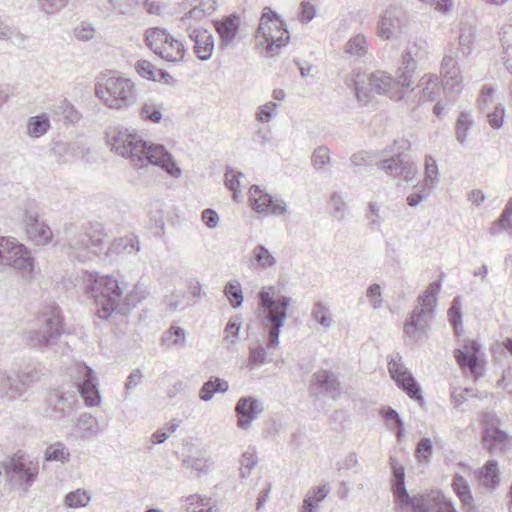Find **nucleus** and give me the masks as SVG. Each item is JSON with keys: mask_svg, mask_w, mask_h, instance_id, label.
<instances>
[{"mask_svg": "<svg viewBox=\"0 0 512 512\" xmlns=\"http://www.w3.org/2000/svg\"><path fill=\"white\" fill-rule=\"evenodd\" d=\"M106 138L111 149L118 155L127 158L134 168L140 169L154 165L162 168L174 178H179L182 174L173 156L163 145L148 143L134 131L116 126L108 129Z\"/></svg>", "mask_w": 512, "mask_h": 512, "instance_id": "1", "label": "nucleus"}, {"mask_svg": "<svg viewBox=\"0 0 512 512\" xmlns=\"http://www.w3.org/2000/svg\"><path fill=\"white\" fill-rule=\"evenodd\" d=\"M90 501V495L82 489H77L65 496L64 503L71 508L85 507Z\"/></svg>", "mask_w": 512, "mask_h": 512, "instance_id": "49", "label": "nucleus"}, {"mask_svg": "<svg viewBox=\"0 0 512 512\" xmlns=\"http://www.w3.org/2000/svg\"><path fill=\"white\" fill-rule=\"evenodd\" d=\"M313 385L319 393L337 399L341 395V385L333 371L321 369L312 376Z\"/></svg>", "mask_w": 512, "mask_h": 512, "instance_id": "25", "label": "nucleus"}, {"mask_svg": "<svg viewBox=\"0 0 512 512\" xmlns=\"http://www.w3.org/2000/svg\"><path fill=\"white\" fill-rule=\"evenodd\" d=\"M0 266L12 267L23 279L31 281L38 266L31 251L14 238L0 236Z\"/></svg>", "mask_w": 512, "mask_h": 512, "instance_id": "10", "label": "nucleus"}, {"mask_svg": "<svg viewBox=\"0 0 512 512\" xmlns=\"http://www.w3.org/2000/svg\"><path fill=\"white\" fill-rule=\"evenodd\" d=\"M263 410V404L260 400L251 396L241 397L235 407L238 416V426L241 429H248L252 421H254Z\"/></svg>", "mask_w": 512, "mask_h": 512, "instance_id": "23", "label": "nucleus"}, {"mask_svg": "<svg viewBox=\"0 0 512 512\" xmlns=\"http://www.w3.org/2000/svg\"><path fill=\"white\" fill-rule=\"evenodd\" d=\"M418 86L421 87V98L425 101L434 100L441 91L440 82L435 75H424Z\"/></svg>", "mask_w": 512, "mask_h": 512, "instance_id": "36", "label": "nucleus"}, {"mask_svg": "<svg viewBox=\"0 0 512 512\" xmlns=\"http://www.w3.org/2000/svg\"><path fill=\"white\" fill-rule=\"evenodd\" d=\"M427 42L419 39L408 43L401 57L398 68L399 82L402 87H410L413 84V76L418 68L427 59Z\"/></svg>", "mask_w": 512, "mask_h": 512, "instance_id": "17", "label": "nucleus"}, {"mask_svg": "<svg viewBox=\"0 0 512 512\" xmlns=\"http://www.w3.org/2000/svg\"><path fill=\"white\" fill-rule=\"evenodd\" d=\"M408 25L407 14L398 7H389L377 25V36L383 40L398 39Z\"/></svg>", "mask_w": 512, "mask_h": 512, "instance_id": "18", "label": "nucleus"}, {"mask_svg": "<svg viewBox=\"0 0 512 512\" xmlns=\"http://www.w3.org/2000/svg\"><path fill=\"white\" fill-rule=\"evenodd\" d=\"M278 105L275 102H267L258 107L256 112V120L261 123L269 122L274 116Z\"/></svg>", "mask_w": 512, "mask_h": 512, "instance_id": "58", "label": "nucleus"}, {"mask_svg": "<svg viewBox=\"0 0 512 512\" xmlns=\"http://www.w3.org/2000/svg\"><path fill=\"white\" fill-rule=\"evenodd\" d=\"M105 236L101 223L91 224L69 238V252L80 262L91 260L102 251Z\"/></svg>", "mask_w": 512, "mask_h": 512, "instance_id": "12", "label": "nucleus"}, {"mask_svg": "<svg viewBox=\"0 0 512 512\" xmlns=\"http://www.w3.org/2000/svg\"><path fill=\"white\" fill-rule=\"evenodd\" d=\"M311 318L323 329H330L334 325L333 314L329 305L321 300H318L313 304Z\"/></svg>", "mask_w": 512, "mask_h": 512, "instance_id": "32", "label": "nucleus"}, {"mask_svg": "<svg viewBox=\"0 0 512 512\" xmlns=\"http://www.w3.org/2000/svg\"><path fill=\"white\" fill-rule=\"evenodd\" d=\"M111 253L133 254L140 251V242L136 235L130 234L117 238L109 249Z\"/></svg>", "mask_w": 512, "mask_h": 512, "instance_id": "33", "label": "nucleus"}, {"mask_svg": "<svg viewBox=\"0 0 512 512\" xmlns=\"http://www.w3.org/2000/svg\"><path fill=\"white\" fill-rule=\"evenodd\" d=\"M87 292L93 297L96 314L101 319H108L120 306L123 289L118 280L111 275L88 273L84 279Z\"/></svg>", "mask_w": 512, "mask_h": 512, "instance_id": "4", "label": "nucleus"}, {"mask_svg": "<svg viewBox=\"0 0 512 512\" xmlns=\"http://www.w3.org/2000/svg\"><path fill=\"white\" fill-rule=\"evenodd\" d=\"M440 288V280L433 281L417 298V305L413 309L411 317L404 324L406 337L418 340L424 335L433 318Z\"/></svg>", "mask_w": 512, "mask_h": 512, "instance_id": "8", "label": "nucleus"}, {"mask_svg": "<svg viewBox=\"0 0 512 512\" xmlns=\"http://www.w3.org/2000/svg\"><path fill=\"white\" fill-rule=\"evenodd\" d=\"M0 39L1 40H13L17 43H23L26 40V36L16 31L13 27L7 25L3 21H0Z\"/></svg>", "mask_w": 512, "mask_h": 512, "instance_id": "59", "label": "nucleus"}, {"mask_svg": "<svg viewBox=\"0 0 512 512\" xmlns=\"http://www.w3.org/2000/svg\"><path fill=\"white\" fill-rule=\"evenodd\" d=\"M388 370L396 384L413 376L410 370L402 362V356L399 352H395L390 356L388 361Z\"/></svg>", "mask_w": 512, "mask_h": 512, "instance_id": "34", "label": "nucleus"}, {"mask_svg": "<svg viewBox=\"0 0 512 512\" xmlns=\"http://www.w3.org/2000/svg\"><path fill=\"white\" fill-rule=\"evenodd\" d=\"M366 296L374 309H379L382 306V292L379 284H371L366 291Z\"/></svg>", "mask_w": 512, "mask_h": 512, "instance_id": "64", "label": "nucleus"}, {"mask_svg": "<svg viewBox=\"0 0 512 512\" xmlns=\"http://www.w3.org/2000/svg\"><path fill=\"white\" fill-rule=\"evenodd\" d=\"M214 26L220 36L219 48L224 50L234 47L240 26L239 17L236 15L227 16L222 20L215 21Z\"/></svg>", "mask_w": 512, "mask_h": 512, "instance_id": "24", "label": "nucleus"}, {"mask_svg": "<svg viewBox=\"0 0 512 512\" xmlns=\"http://www.w3.org/2000/svg\"><path fill=\"white\" fill-rule=\"evenodd\" d=\"M381 416L384 418L390 430H394L397 426L404 424L399 413L391 407L383 408L381 410Z\"/></svg>", "mask_w": 512, "mask_h": 512, "instance_id": "60", "label": "nucleus"}, {"mask_svg": "<svg viewBox=\"0 0 512 512\" xmlns=\"http://www.w3.org/2000/svg\"><path fill=\"white\" fill-rule=\"evenodd\" d=\"M162 342L167 347H183L186 343V332L183 328L173 325L163 334Z\"/></svg>", "mask_w": 512, "mask_h": 512, "instance_id": "42", "label": "nucleus"}, {"mask_svg": "<svg viewBox=\"0 0 512 512\" xmlns=\"http://www.w3.org/2000/svg\"><path fill=\"white\" fill-rule=\"evenodd\" d=\"M149 291L145 285L137 283L133 290L127 295L126 301L128 305L136 306L137 303L146 299Z\"/></svg>", "mask_w": 512, "mask_h": 512, "instance_id": "62", "label": "nucleus"}, {"mask_svg": "<svg viewBox=\"0 0 512 512\" xmlns=\"http://www.w3.org/2000/svg\"><path fill=\"white\" fill-rule=\"evenodd\" d=\"M26 233L31 241L37 245H47L53 240L51 228L39 219L37 212H27L24 216Z\"/></svg>", "mask_w": 512, "mask_h": 512, "instance_id": "22", "label": "nucleus"}, {"mask_svg": "<svg viewBox=\"0 0 512 512\" xmlns=\"http://www.w3.org/2000/svg\"><path fill=\"white\" fill-rule=\"evenodd\" d=\"M145 42L157 56L167 62L179 63L184 59V44L164 28L154 27L146 30Z\"/></svg>", "mask_w": 512, "mask_h": 512, "instance_id": "14", "label": "nucleus"}, {"mask_svg": "<svg viewBox=\"0 0 512 512\" xmlns=\"http://www.w3.org/2000/svg\"><path fill=\"white\" fill-rule=\"evenodd\" d=\"M454 358L465 373H470L474 378L482 377L486 363L482 346L477 340H464L460 347L454 349Z\"/></svg>", "mask_w": 512, "mask_h": 512, "instance_id": "16", "label": "nucleus"}, {"mask_svg": "<svg viewBox=\"0 0 512 512\" xmlns=\"http://www.w3.org/2000/svg\"><path fill=\"white\" fill-rule=\"evenodd\" d=\"M499 423L500 421L492 416H486L482 420V444L489 452L503 449L508 442V434L499 429Z\"/></svg>", "mask_w": 512, "mask_h": 512, "instance_id": "20", "label": "nucleus"}, {"mask_svg": "<svg viewBox=\"0 0 512 512\" xmlns=\"http://www.w3.org/2000/svg\"><path fill=\"white\" fill-rule=\"evenodd\" d=\"M163 105L149 100L143 103L140 109V116L145 121L159 123L162 119Z\"/></svg>", "mask_w": 512, "mask_h": 512, "instance_id": "41", "label": "nucleus"}, {"mask_svg": "<svg viewBox=\"0 0 512 512\" xmlns=\"http://www.w3.org/2000/svg\"><path fill=\"white\" fill-rule=\"evenodd\" d=\"M64 119L70 123H77L81 119L79 111L66 99L62 100L58 106Z\"/></svg>", "mask_w": 512, "mask_h": 512, "instance_id": "57", "label": "nucleus"}, {"mask_svg": "<svg viewBox=\"0 0 512 512\" xmlns=\"http://www.w3.org/2000/svg\"><path fill=\"white\" fill-rule=\"evenodd\" d=\"M72 378L77 390L57 388L51 390L46 398V413L54 420L70 417L79 407L78 394L87 406H97L101 397L98 390V378L92 368L84 363H76Z\"/></svg>", "mask_w": 512, "mask_h": 512, "instance_id": "2", "label": "nucleus"}, {"mask_svg": "<svg viewBox=\"0 0 512 512\" xmlns=\"http://www.w3.org/2000/svg\"><path fill=\"white\" fill-rule=\"evenodd\" d=\"M76 427L82 439H91L104 431V426L88 413L79 416Z\"/></svg>", "mask_w": 512, "mask_h": 512, "instance_id": "29", "label": "nucleus"}, {"mask_svg": "<svg viewBox=\"0 0 512 512\" xmlns=\"http://www.w3.org/2000/svg\"><path fill=\"white\" fill-rule=\"evenodd\" d=\"M186 32L190 40L194 43L193 50L195 55L202 61L211 58L214 50V38L212 34L202 28L187 25Z\"/></svg>", "mask_w": 512, "mask_h": 512, "instance_id": "21", "label": "nucleus"}, {"mask_svg": "<svg viewBox=\"0 0 512 512\" xmlns=\"http://www.w3.org/2000/svg\"><path fill=\"white\" fill-rule=\"evenodd\" d=\"M393 481L392 492L401 508L411 507L412 512H448V498L440 489L410 496L405 487L404 467L395 457H390Z\"/></svg>", "mask_w": 512, "mask_h": 512, "instance_id": "3", "label": "nucleus"}, {"mask_svg": "<svg viewBox=\"0 0 512 512\" xmlns=\"http://www.w3.org/2000/svg\"><path fill=\"white\" fill-rule=\"evenodd\" d=\"M44 459L48 462L64 464L70 460V451L63 442L57 441L46 448Z\"/></svg>", "mask_w": 512, "mask_h": 512, "instance_id": "37", "label": "nucleus"}, {"mask_svg": "<svg viewBox=\"0 0 512 512\" xmlns=\"http://www.w3.org/2000/svg\"><path fill=\"white\" fill-rule=\"evenodd\" d=\"M49 128V119L46 115L42 114L29 119L27 131L31 137L38 138L44 135Z\"/></svg>", "mask_w": 512, "mask_h": 512, "instance_id": "43", "label": "nucleus"}, {"mask_svg": "<svg viewBox=\"0 0 512 512\" xmlns=\"http://www.w3.org/2000/svg\"><path fill=\"white\" fill-rule=\"evenodd\" d=\"M261 304L262 326L267 331V349H276L279 345V335L287 318V308L291 298L281 296L275 300L269 291L262 290L259 293Z\"/></svg>", "mask_w": 512, "mask_h": 512, "instance_id": "7", "label": "nucleus"}, {"mask_svg": "<svg viewBox=\"0 0 512 512\" xmlns=\"http://www.w3.org/2000/svg\"><path fill=\"white\" fill-rule=\"evenodd\" d=\"M433 189L423 183L413 187L412 192L407 196L406 201L410 207L418 206L423 200L427 199Z\"/></svg>", "mask_w": 512, "mask_h": 512, "instance_id": "51", "label": "nucleus"}, {"mask_svg": "<svg viewBox=\"0 0 512 512\" xmlns=\"http://www.w3.org/2000/svg\"><path fill=\"white\" fill-rule=\"evenodd\" d=\"M266 354V349L262 345L250 347L246 367L253 370L263 365L266 362Z\"/></svg>", "mask_w": 512, "mask_h": 512, "instance_id": "52", "label": "nucleus"}, {"mask_svg": "<svg viewBox=\"0 0 512 512\" xmlns=\"http://www.w3.org/2000/svg\"><path fill=\"white\" fill-rule=\"evenodd\" d=\"M478 484L484 488L492 489L500 482L498 465L495 461H488L477 474Z\"/></svg>", "mask_w": 512, "mask_h": 512, "instance_id": "30", "label": "nucleus"}, {"mask_svg": "<svg viewBox=\"0 0 512 512\" xmlns=\"http://www.w3.org/2000/svg\"><path fill=\"white\" fill-rule=\"evenodd\" d=\"M109 3L114 10L122 14L127 13L130 9L137 6H144L150 14L159 12V6L149 3L148 0H109Z\"/></svg>", "mask_w": 512, "mask_h": 512, "instance_id": "35", "label": "nucleus"}, {"mask_svg": "<svg viewBox=\"0 0 512 512\" xmlns=\"http://www.w3.org/2000/svg\"><path fill=\"white\" fill-rule=\"evenodd\" d=\"M284 20L275 11L270 8H265L260 18L259 26L255 33V38L258 40V46L264 47L267 56H274L279 53V50L286 46L290 40V36L283 37L274 35V32H279L283 29Z\"/></svg>", "mask_w": 512, "mask_h": 512, "instance_id": "13", "label": "nucleus"}, {"mask_svg": "<svg viewBox=\"0 0 512 512\" xmlns=\"http://www.w3.org/2000/svg\"><path fill=\"white\" fill-rule=\"evenodd\" d=\"M242 326V317L234 315L229 318L228 323L224 329V341L235 344L239 337V331Z\"/></svg>", "mask_w": 512, "mask_h": 512, "instance_id": "48", "label": "nucleus"}, {"mask_svg": "<svg viewBox=\"0 0 512 512\" xmlns=\"http://www.w3.org/2000/svg\"><path fill=\"white\" fill-rule=\"evenodd\" d=\"M354 90L359 102L366 105L371 100V92L385 94L390 99L400 100L404 96V89L397 80H394L384 71H376L366 77L364 74H357L353 80Z\"/></svg>", "mask_w": 512, "mask_h": 512, "instance_id": "6", "label": "nucleus"}, {"mask_svg": "<svg viewBox=\"0 0 512 512\" xmlns=\"http://www.w3.org/2000/svg\"><path fill=\"white\" fill-rule=\"evenodd\" d=\"M185 501L187 512H217L210 504L209 499L202 498L197 494L188 496Z\"/></svg>", "mask_w": 512, "mask_h": 512, "instance_id": "44", "label": "nucleus"}, {"mask_svg": "<svg viewBox=\"0 0 512 512\" xmlns=\"http://www.w3.org/2000/svg\"><path fill=\"white\" fill-rule=\"evenodd\" d=\"M249 201L252 209L259 214L279 216L288 211L284 200L274 199L258 185H252L250 187Z\"/></svg>", "mask_w": 512, "mask_h": 512, "instance_id": "19", "label": "nucleus"}, {"mask_svg": "<svg viewBox=\"0 0 512 512\" xmlns=\"http://www.w3.org/2000/svg\"><path fill=\"white\" fill-rule=\"evenodd\" d=\"M37 329L27 334L28 344L39 349H48L56 344L64 332L61 308L57 305H46L40 312Z\"/></svg>", "mask_w": 512, "mask_h": 512, "instance_id": "9", "label": "nucleus"}, {"mask_svg": "<svg viewBox=\"0 0 512 512\" xmlns=\"http://www.w3.org/2000/svg\"><path fill=\"white\" fill-rule=\"evenodd\" d=\"M453 488L454 493L460 498L464 505H470L472 503L473 497L464 476L454 475Z\"/></svg>", "mask_w": 512, "mask_h": 512, "instance_id": "45", "label": "nucleus"}, {"mask_svg": "<svg viewBox=\"0 0 512 512\" xmlns=\"http://www.w3.org/2000/svg\"><path fill=\"white\" fill-rule=\"evenodd\" d=\"M438 168L436 161L431 156L425 158V178L423 184L434 189L437 184Z\"/></svg>", "mask_w": 512, "mask_h": 512, "instance_id": "53", "label": "nucleus"}, {"mask_svg": "<svg viewBox=\"0 0 512 512\" xmlns=\"http://www.w3.org/2000/svg\"><path fill=\"white\" fill-rule=\"evenodd\" d=\"M250 264L255 270H270L277 264L273 253L263 244H257L251 251Z\"/></svg>", "mask_w": 512, "mask_h": 512, "instance_id": "26", "label": "nucleus"}, {"mask_svg": "<svg viewBox=\"0 0 512 512\" xmlns=\"http://www.w3.org/2000/svg\"><path fill=\"white\" fill-rule=\"evenodd\" d=\"M95 95L110 109L126 110L137 101L135 84L116 75L101 77L95 85Z\"/></svg>", "mask_w": 512, "mask_h": 512, "instance_id": "5", "label": "nucleus"}, {"mask_svg": "<svg viewBox=\"0 0 512 512\" xmlns=\"http://www.w3.org/2000/svg\"><path fill=\"white\" fill-rule=\"evenodd\" d=\"M330 162V152L326 146H318L311 155V164L316 170H321Z\"/></svg>", "mask_w": 512, "mask_h": 512, "instance_id": "54", "label": "nucleus"}, {"mask_svg": "<svg viewBox=\"0 0 512 512\" xmlns=\"http://www.w3.org/2000/svg\"><path fill=\"white\" fill-rule=\"evenodd\" d=\"M397 386L401 388L410 399L416 401L419 406H424L425 400L422 395L421 387L413 376L401 381Z\"/></svg>", "mask_w": 512, "mask_h": 512, "instance_id": "39", "label": "nucleus"}, {"mask_svg": "<svg viewBox=\"0 0 512 512\" xmlns=\"http://www.w3.org/2000/svg\"><path fill=\"white\" fill-rule=\"evenodd\" d=\"M369 212L366 214L368 226L371 230L379 231L381 227L380 209L376 202H369Z\"/></svg>", "mask_w": 512, "mask_h": 512, "instance_id": "61", "label": "nucleus"}, {"mask_svg": "<svg viewBox=\"0 0 512 512\" xmlns=\"http://www.w3.org/2000/svg\"><path fill=\"white\" fill-rule=\"evenodd\" d=\"M26 392L24 386L20 382L17 373L10 375L3 373L0 377V395L9 400L17 399Z\"/></svg>", "mask_w": 512, "mask_h": 512, "instance_id": "27", "label": "nucleus"}, {"mask_svg": "<svg viewBox=\"0 0 512 512\" xmlns=\"http://www.w3.org/2000/svg\"><path fill=\"white\" fill-rule=\"evenodd\" d=\"M367 49L368 44L362 34L350 38L344 47L345 53L355 58L363 57L367 53Z\"/></svg>", "mask_w": 512, "mask_h": 512, "instance_id": "40", "label": "nucleus"}, {"mask_svg": "<svg viewBox=\"0 0 512 512\" xmlns=\"http://www.w3.org/2000/svg\"><path fill=\"white\" fill-rule=\"evenodd\" d=\"M135 69L141 77L147 80L163 81L167 84L174 82L173 77L168 72L156 69L155 66L147 60H138L135 64Z\"/></svg>", "mask_w": 512, "mask_h": 512, "instance_id": "28", "label": "nucleus"}, {"mask_svg": "<svg viewBox=\"0 0 512 512\" xmlns=\"http://www.w3.org/2000/svg\"><path fill=\"white\" fill-rule=\"evenodd\" d=\"M473 123L474 122L468 113L464 112L460 114L455 125V134L458 141L465 142L468 134L472 130Z\"/></svg>", "mask_w": 512, "mask_h": 512, "instance_id": "47", "label": "nucleus"}, {"mask_svg": "<svg viewBox=\"0 0 512 512\" xmlns=\"http://www.w3.org/2000/svg\"><path fill=\"white\" fill-rule=\"evenodd\" d=\"M415 453L419 462L427 463L432 454L431 440L429 438L421 439L420 442L417 444Z\"/></svg>", "mask_w": 512, "mask_h": 512, "instance_id": "63", "label": "nucleus"}, {"mask_svg": "<svg viewBox=\"0 0 512 512\" xmlns=\"http://www.w3.org/2000/svg\"><path fill=\"white\" fill-rule=\"evenodd\" d=\"M70 0H37V4L42 12L52 15L65 8Z\"/></svg>", "mask_w": 512, "mask_h": 512, "instance_id": "55", "label": "nucleus"}, {"mask_svg": "<svg viewBox=\"0 0 512 512\" xmlns=\"http://www.w3.org/2000/svg\"><path fill=\"white\" fill-rule=\"evenodd\" d=\"M408 148L407 140H395L390 147L382 151L386 158L376 161V166L394 179L412 181L417 174V166L403 155Z\"/></svg>", "mask_w": 512, "mask_h": 512, "instance_id": "11", "label": "nucleus"}, {"mask_svg": "<svg viewBox=\"0 0 512 512\" xmlns=\"http://www.w3.org/2000/svg\"><path fill=\"white\" fill-rule=\"evenodd\" d=\"M224 294L233 308H239L243 303V292L238 281H230L225 285Z\"/></svg>", "mask_w": 512, "mask_h": 512, "instance_id": "46", "label": "nucleus"}, {"mask_svg": "<svg viewBox=\"0 0 512 512\" xmlns=\"http://www.w3.org/2000/svg\"><path fill=\"white\" fill-rule=\"evenodd\" d=\"M229 389V384L224 379L211 377L204 382L199 391V398L202 401H210L216 393H225Z\"/></svg>", "mask_w": 512, "mask_h": 512, "instance_id": "31", "label": "nucleus"}, {"mask_svg": "<svg viewBox=\"0 0 512 512\" xmlns=\"http://www.w3.org/2000/svg\"><path fill=\"white\" fill-rule=\"evenodd\" d=\"M243 176L241 172H236L233 169L229 168L226 170L225 178H226V187L233 192V199L238 201L239 186H240V178Z\"/></svg>", "mask_w": 512, "mask_h": 512, "instance_id": "56", "label": "nucleus"}, {"mask_svg": "<svg viewBox=\"0 0 512 512\" xmlns=\"http://www.w3.org/2000/svg\"><path fill=\"white\" fill-rule=\"evenodd\" d=\"M258 463V458L253 450L245 451L240 458V477L247 478Z\"/></svg>", "mask_w": 512, "mask_h": 512, "instance_id": "50", "label": "nucleus"}, {"mask_svg": "<svg viewBox=\"0 0 512 512\" xmlns=\"http://www.w3.org/2000/svg\"><path fill=\"white\" fill-rule=\"evenodd\" d=\"M3 467L8 480L25 491L36 481L39 473V462L21 452L7 459Z\"/></svg>", "mask_w": 512, "mask_h": 512, "instance_id": "15", "label": "nucleus"}, {"mask_svg": "<svg viewBox=\"0 0 512 512\" xmlns=\"http://www.w3.org/2000/svg\"><path fill=\"white\" fill-rule=\"evenodd\" d=\"M18 378L25 390L39 381L43 375V369L40 364H29L17 372Z\"/></svg>", "mask_w": 512, "mask_h": 512, "instance_id": "38", "label": "nucleus"}]
</instances>
